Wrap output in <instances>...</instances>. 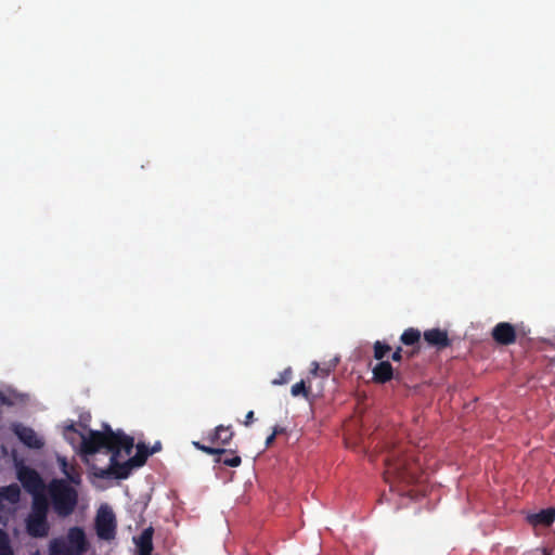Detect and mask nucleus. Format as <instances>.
Masks as SVG:
<instances>
[{
    "mask_svg": "<svg viewBox=\"0 0 555 555\" xmlns=\"http://www.w3.org/2000/svg\"><path fill=\"white\" fill-rule=\"evenodd\" d=\"M62 472L69 481L74 483H79V474L75 473V468L73 466H69L65 460L62 461Z\"/></svg>",
    "mask_w": 555,
    "mask_h": 555,
    "instance_id": "25",
    "label": "nucleus"
},
{
    "mask_svg": "<svg viewBox=\"0 0 555 555\" xmlns=\"http://www.w3.org/2000/svg\"><path fill=\"white\" fill-rule=\"evenodd\" d=\"M27 533L33 538H46L50 531L48 517L27 516L26 520Z\"/></svg>",
    "mask_w": 555,
    "mask_h": 555,
    "instance_id": "11",
    "label": "nucleus"
},
{
    "mask_svg": "<svg viewBox=\"0 0 555 555\" xmlns=\"http://www.w3.org/2000/svg\"><path fill=\"white\" fill-rule=\"evenodd\" d=\"M14 435L28 448L30 449H41L44 446V442L41 438L38 437L36 431L23 424H15L12 428Z\"/></svg>",
    "mask_w": 555,
    "mask_h": 555,
    "instance_id": "10",
    "label": "nucleus"
},
{
    "mask_svg": "<svg viewBox=\"0 0 555 555\" xmlns=\"http://www.w3.org/2000/svg\"><path fill=\"white\" fill-rule=\"evenodd\" d=\"M555 519V509L547 508L542 509L538 514L534 515V521L537 524L550 526Z\"/></svg>",
    "mask_w": 555,
    "mask_h": 555,
    "instance_id": "21",
    "label": "nucleus"
},
{
    "mask_svg": "<svg viewBox=\"0 0 555 555\" xmlns=\"http://www.w3.org/2000/svg\"><path fill=\"white\" fill-rule=\"evenodd\" d=\"M33 496L31 509L28 516L48 517L49 505L47 499L41 493Z\"/></svg>",
    "mask_w": 555,
    "mask_h": 555,
    "instance_id": "17",
    "label": "nucleus"
},
{
    "mask_svg": "<svg viewBox=\"0 0 555 555\" xmlns=\"http://www.w3.org/2000/svg\"><path fill=\"white\" fill-rule=\"evenodd\" d=\"M373 380L377 384H386L391 380L393 375V367L389 361H379L372 370Z\"/></svg>",
    "mask_w": 555,
    "mask_h": 555,
    "instance_id": "14",
    "label": "nucleus"
},
{
    "mask_svg": "<svg viewBox=\"0 0 555 555\" xmlns=\"http://www.w3.org/2000/svg\"><path fill=\"white\" fill-rule=\"evenodd\" d=\"M119 456L116 453L111 454L109 464L105 468L98 467L96 465H91L92 473L95 477L101 479H126L131 474V470L134 468L133 464L130 460L120 463L118 461Z\"/></svg>",
    "mask_w": 555,
    "mask_h": 555,
    "instance_id": "4",
    "label": "nucleus"
},
{
    "mask_svg": "<svg viewBox=\"0 0 555 555\" xmlns=\"http://www.w3.org/2000/svg\"><path fill=\"white\" fill-rule=\"evenodd\" d=\"M68 433H77V429L75 427V424H70L68 426L65 427V430H64V436L67 437V434Z\"/></svg>",
    "mask_w": 555,
    "mask_h": 555,
    "instance_id": "30",
    "label": "nucleus"
},
{
    "mask_svg": "<svg viewBox=\"0 0 555 555\" xmlns=\"http://www.w3.org/2000/svg\"><path fill=\"white\" fill-rule=\"evenodd\" d=\"M151 455L150 448L145 446L143 442H140L137 444V453L132 457H130V462L133 464L134 467H141L143 466L147 457Z\"/></svg>",
    "mask_w": 555,
    "mask_h": 555,
    "instance_id": "19",
    "label": "nucleus"
},
{
    "mask_svg": "<svg viewBox=\"0 0 555 555\" xmlns=\"http://www.w3.org/2000/svg\"><path fill=\"white\" fill-rule=\"evenodd\" d=\"M313 365H314V369L311 371V373L317 375L318 372L320 371V367H319V364L317 362H314ZM321 372L324 373L325 375H327V371L321 370Z\"/></svg>",
    "mask_w": 555,
    "mask_h": 555,
    "instance_id": "33",
    "label": "nucleus"
},
{
    "mask_svg": "<svg viewBox=\"0 0 555 555\" xmlns=\"http://www.w3.org/2000/svg\"><path fill=\"white\" fill-rule=\"evenodd\" d=\"M154 528L152 526L145 528L139 535L133 537L132 541L135 545L137 555H152Z\"/></svg>",
    "mask_w": 555,
    "mask_h": 555,
    "instance_id": "12",
    "label": "nucleus"
},
{
    "mask_svg": "<svg viewBox=\"0 0 555 555\" xmlns=\"http://www.w3.org/2000/svg\"><path fill=\"white\" fill-rule=\"evenodd\" d=\"M162 449V444L160 442H156L151 449H150V452H151V455L160 451Z\"/></svg>",
    "mask_w": 555,
    "mask_h": 555,
    "instance_id": "32",
    "label": "nucleus"
},
{
    "mask_svg": "<svg viewBox=\"0 0 555 555\" xmlns=\"http://www.w3.org/2000/svg\"><path fill=\"white\" fill-rule=\"evenodd\" d=\"M543 555H551V551L548 548L542 550Z\"/></svg>",
    "mask_w": 555,
    "mask_h": 555,
    "instance_id": "36",
    "label": "nucleus"
},
{
    "mask_svg": "<svg viewBox=\"0 0 555 555\" xmlns=\"http://www.w3.org/2000/svg\"><path fill=\"white\" fill-rule=\"evenodd\" d=\"M221 451H223V453H216L215 463L223 464L229 467H237L241 465L242 459L235 453V451L222 448Z\"/></svg>",
    "mask_w": 555,
    "mask_h": 555,
    "instance_id": "16",
    "label": "nucleus"
},
{
    "mask_svg": "<svg viewBox=\"0 0 555 555\" xmlns=\"http://www.w3.org/2000/svg\"><path fill=\"white\" fill-rule=\"evenodd\" d=\"M0 402L7 405L12 404V402L2 392H0Z\"/></svg>",
    "mask_w": 555,
    "mask_h": 555,
    "instance_id": "34",
    "label": "nucleus"
},
{
    "mask_svg": "<svg viewBox=\"0 0 555 555\" xmlns=\"http://www.w3.org/2000/svg\"><path fill=\"white\" fill-rule=\"evenodd\" d=\"M95 530L100 539L111 540L116 533V518L111 508L102 506L95 518Z\"/></svg>",
    "mask_w": 555,
    "mask_h": 555,
    "instance_id": "5",
    "label": "nucleus"
},
{
    "mask_svg": "<svg viewBox=\"0 0 555 555\" xmlns=\"http://www.w3.org/2000/svg\"><path fill=\"white\" fill-rule=\"evenodd\" d=\"M391 359L395 362H400L402 360V348L398 347L391 354Z\"/></svg>",
    "mask_w": 555,
    "mask_h": 555,
    "instance_id": "28",
    "label": "nucleus"
},
{
    "mask_svg": "<svg viewBox=\"0 0 555 555\" xmlns=\"http://www.w3.org/2000/svg\"><path fill=\"white\" fill-rule=\"evenodd\" d=\"M491 336L496 344L509 346L516 341L517 332L513 324L500 322L492 328Z\"/></svg>",
    "mask_w": 555,
    "mask_h": 555,
    "instance_id": "9",
    "label": "nucleus"
},
{
    "mask_svg": "<svg viewBox=\"0 0 555 555\" xmlns=\"http://www.w3.org/2000/svg\"><path fill=\"white\" fill-rule=\"evenodd\" d=\"M374 358L378 361H384L383 359L391 351V347L383 343L380 340H376L373 345Z\"/></svg>",
    "mask_w": 555,
    "mask_h": 555,
    "instance_id": "22",
    "label": "nucleus"
},
{
    "mask_svg": "<svg viewBox=\"0 0 555 555\" xmlns=\"http://www.w3.org/2000/svg\"><path fill=\"white\" fill-rule=\"evenodd\" d=\"M283 433H284V428L283 427H280V426H274L273 427V431H272L273 437H276L278 435H281Z\"/></svg>",
    "mask_w": 555,
    "mask_h": 555,
    "instance_id": "31",
    "label": "nucleus"
},
{
    "mask_svg": "<svg viewBox=\"0 0 555 555\" xmlns=\"http://www.w3.org/2000/svg\"><path fill=\"white\" fill-rule=\"evenodd\" d=\"M291 393L294 397L302 396L304 398L308 399L310 388L306 386L305 380H300L292 386Z\"/></svg>",
    "mask_w": 555,
    "mask_h": 555,
    "instance_id": "23",
    "label": "nucleus"
},
{
    "mask_svg": "<svg viewBox=\"0 0 555 555\" xmlns=\"http://www.w3.org/2000/svg\"><path fill=\"white\" fill-rule=\"evenodd\" d=\"M17 479L23 488L30 494H40L44 488V483L40 475L34 468L22 466L17 469Z\"/></svg>",
    "mask_w": 555,
    "mask_h": 555,
    "instance_id": "6",
    "label": "nucleus"
},
{
    "mask_svg": "<svg viewBox=\"0 0 555 555\" xmlns=\"http://www.w3.org/2000/svg\"><path fill=\"white\" fill-rule=\"evenodd\" d=\"M234 436L231 426L219 425L209 435L208 439L214 444L227 446L230 443Z\"/></svg>",
    "mask_w": 555,
    "mask_h": 555,
    "instance_id": "15",
    "label": "nucleus"
},
{
    "mask_svg": "<svg viewBox=\"0 0 555 555\" xmlns=\"http://www.w3.org/2000/svg\"><path fill=\"white\" fill-rule=\"evenodd\" d=\"M49 494L54 513L66 518L70 516L78 504V492L64 479H55L50 483Z\"/></svg>",
    "mask_w": 555,
    "mask_h": 555,
    "instance_id": "2",
    "label": "nucleus"
},
{
    "mask_svg": "<svg viewBox=\"0 0 555 555\" xmlns=\"http://www.w3.org/2000/svg\"><path fill=\"white\" fill-rule=\"evenodd\" d=\"M418 350H420V348H418L416 351H411V352H409V353H408V356H409L410 358H412L416 352H418Z\"/></svg>",
    "mask_w": 555,
    "mask_h": 555,
    "instance_id": "37",
    "label": "nucleus"
},
{
    "mask_svg": "<svg viewBox=\"0 0 555 555\" xmlns=\"http://www.w3.org/2000/svg\"><path fill=\"white\" fill-rule=\"evenodd\" d=\"M66 543L67 546L78 555H85L90 546L85 530L80 527H72L68 529Z\"/></svg>",
    "mask_w": 555,
    "mask_h": 555,
    "instance_id": "8",
    "label": "nucleus"
},
{
    "mask_svg": "<svg viewBox=\"0 0 555 555\" xmlns=\"http://www.w3.org/2000/svg\"><path fill=\"white\" fill-rule=\"evenodd\" d=\"M386 481L397 480L406 485L418 481L420 466L411 462L406 456L392 452L385 460Z\"/></svg>",
    "mask_w": 555,
    "mask_h": 555,
    "instance_id": "3",
    "label": "nucleus"
},
{
    "mask_svg": "<svg viewBox=\"0 0 555 555\" xmlns=\"http://www.w3.org/2000/svg\"><path fill=\"white\" fill-rule=\"evenodd\" d=\"M0 555H13L8 533L0 529Z\"/></svg>",
    "mask_w": 555,
    "mask_h": 555,
    "instance_id": "24",
    "label": "nucleus"
},
{
    "mask_svg": "<svg viewBox=\"0 0 555 555\" xmlns=\"http://www.w3.org/2000/svg\"><path fill=\"white\" fill-rule=\"evenodd\" d=\"M49 555H78L70 547L67 546V543L62 538L52 539L49 543Z\"/></svg>",
    "mask_w": 555,
    "mask_h": 555,
    "instance_id": "18",
    "label": "nucleus"
},
{
    "mask_svg": "<svg viewBox=\"0 0 555 555\" xmlns=\"http://www.w3.org/2000/svg\"><path fill=\"white\" fill-rule=\"evenodd\" d=\"M134 447V439L122 431H114L109 425H104V430H90L88 436L81 435L80 451L85 455H93L102 449L107 453H116L120 456L121 451L130 455Z\"/></svg>",
    "mask_w": 555,
    "mask_h": 555,
    "instance_id": "1",
    "label": "nucleus"
},
{
    "mask_svg": "<svg viewBox=\"0 0 555 555\" xmlns=\"http://www.w3.org/2000/svg\"><path fill=\"white\" fill-rule=\"evenodd\" d=\"M293 371L291 367H286L282 371L276 378L272 380L273 385H284L292 379Z\"/></svg>",
    "mask_w": 555,
    "mask_h": 555,
    "instance_id": "26",
    "label": "nucleus"
},
{
    "mask_svg": "<svg viewBox=\"0 0 555 555\" xmlns=\"http://www.w3.org/2000/svg\"><path fill=\"white\" fill-rule=\"evenodd\" d=\"M193 446L197 450H201L204 453L209 454V455H216V453H223V451H221V448H214V447L205 446V444H202L198 441H194Z\"/></svg>",
    "mask_w": 555,
    "mask_h": 555,
    "instance_id": "27",
    "label": "nucleus"
},
{
    "mask_svg": "<svg viewBox=\"0 0 555 555\" xmlns=\"http://www.w3.org/2000/svg\"><path fill=\"white\" fill-rule=\"evenodd\" d=\"M421 332L417 328L409 327L400 336V341L405 346H414L421 341Z\"/></svg>",
    "mask_w": 555,
    "mask_h": 555,
    "instance_id": "20",
    "label": "nucleus"
},
{
    "mask_svg": "<svg viewBox=\"0 0 555 555\" xmlns=\"http://www.w3.org/2000/svg\"><path fill=\"white\" fill-rule=\"evenodd\" d=\"M21 489L17 483L0 487V520L20 502Z\"/></svg>",
    "mask_w": 555,
    "mask_h": 555,
    "instance_id": "7",
    "label": "nucleus"
},
{
    "mask_svg": "<svg viewBox=\"0 0 555 555\" xmlns=\"http://www.w3.org/2000/svg\"><path fill=\"white\" fill-rule=\"evenodd\" d=\"M425 341L438 350H442L451 346V340L448 336V332L441 328H430L424 332Z\"/></svg>",
    "mask_w": 555,
    "mask_h": 555,
    "instance_id": "13",
    "label": "nucleus"
},
{
    "mask_svg": "<svg viewBox=\"0 0 555 555\" xmlns=\"http://www.w3.org/2000/svg\"><path fill=\"white\" fill-rule=\"evenodd\" d=\"M254 411H249L246 416H245V421H244V425L245 426H249L253 422H254Z\"/></svg>",
    "mask_w": 555,
    "mask_h": 555,
    "instance_id": "29",
    "label": "nucleus"
},
{
    "mask_svg": "<svg viewBox=\"0 0 555 555\" xmlns=\"http://www.w3.org/2000/svg\"><path fill=\"white\" fill-rule=\"evenodd\" d=\"M276 437H273V435L271 434L267 439H266V446L269 447L273 443V441L275 440Z\"/></svg>",
    "mask_w": 555,
    "mask_h": 555,
    "instance_id": "35",
    "label": "nucleus"
}]
</instances>
